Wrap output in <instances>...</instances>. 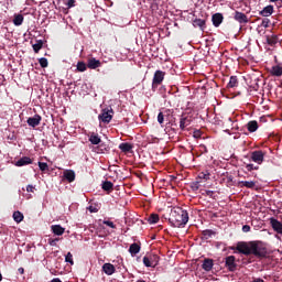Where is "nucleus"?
<instances>
[{"label":"nucleus","mask_w":282,"mask_h":282,"mask_svg":"<svg viewBox=\"0 0 282 282\" xmlns=\"http://www.w3.org/2000/svg\"><path fill=\"white\" fill-rule=\"evenodd\" d=\"M231 250H237L238 254H245V257L253 256L256 259L268 257V248L259 240L238 241L236 247H231Z\"/></svg>","instance_id":"obj_1"},{"label":"nucleus","mask_w":282,"mask_h":282,"mask_svg":"<svg viewBox=\"0 0 282 282\" xmlns=\"http://www.w3.org/2000/svg\"><path fill=\"white\" fill-rule=\"evenodd\" d=\"M188 212L182 207H173L170 213L169 224L172 228H186Z\"/></svg>","instance_id":"obj_2"},{"label":"nucleus","mask_w":282,"mask_h":282,"mask_svg":"<svg viewBox=\"0 0 282 282\" xmlns=\"http://www.w3.org/2000/svg\"><path fill=\"white\" fill-rule=\"evenodd\" d=\"M160 263V256L158 254H148L143 257V264L145 268H156Z\"/></svg>","instance_id":"obj_3"},{"label":"nucleus","mask_w":282,"mask_h":282,"mask_svg":"<svg viewBox=\"0 0 282 282\" xmlns=\"http://www.w3.org/2000/svg\"><path fill=\"white\" fill-rule=\"evenodd\" d=\"M98 119L106 124H109L113 119V109L105 108L101 110V113L98 116Z\"/></svg>","instance_id":"obj_4"},{"label":"nucleus","mask_w":282,"mask_h":282,"mask_svg":"<svg viewBox=\"0 0 282 282\" xmlns=\"http://www.w3.org/2000/svg\"><path fill=\"white\" fill-rule=\"evenodd\" d=\"M164 76H166V73L163 70H156L154 73L153 79H152V89H158L160 87V84L163 83Z\"/></svg>","instance_id":"obj_5"},{"label":"nucleus","mask_w":282,"mask_h":282,"mask_svg":"<svg viewBox=\"0 0 282 282\" xmlns=\"http://www.w3.org/2000/svg\"><path fill=\"white\" fill-rule=\"evenodd\" d=\"M225 267L229 272L237 271V258L235 256H228L225 258Z\"/></svg>","instance_id":"obj_6"},{"label":"nucleus","mask_w":282,"mask_h":282,"mask_svg":"<svg viewBox=\"0 0 282 282\" xmlns=\"http://www.w3.org/2000/svg\"><path fill=\"white\" fill-rule=\"evenodd\" d=\"M234 19L235 21L240 23V25H246V23H250V19H248V15H246V13L240 11L234 12Z\"/></svg>","instance_id":"obj_7"},{"label":"nucleus","mask_w":282,"mask_h":282,"mask_svg":"<svg viewBox=\"0 0 282 282\" xmlns=\"http://www.w3.org/2000/svg\"><path fill=\"white\" fill-rule=\"evenodd\" d=\"M264 158H265V152L261 150L253 151L251 153V160L252 162H256V164H263Z\"/></svg>","instance_id":"obj_8"},{"label":"nucleus","mask_w":282,"mask_h":282,"mask_svg":"<svg viewBox=\"0 0 282 282\" xmlns=\"http://www.w3.org/2000/svg\"><path fill=\"white\" fill-rule=\"evenodd\" d=\"M271 228L276 232L278 235H282V223L279 221V219L271 217L269 219Z\"/></svg>","instance_id":"obj_9"},{"label":"nucleus","mask_w":282,"mask_h":282,"mask_svg":"<svg viewBox=\"0 0 282 282\" xmlns=\"http://www.w3.org/2000/svg\"><path fill=\"white\" fill-rule=\"evenodd\" d=\"M41 120H43V118L40 115H34L33 117H30L26 122L29 124V127H39V124H41Z\"/></svg>","instance_id":"obj_10"},{"label":"nucleus","mask_w":282,"mask_h":282,"mask_svg":"<svg viewBox=\"0 0 282 282\" xmlns=\"http://www.w3.org/2000/svg\"><path fill=\"white\" fill-rule=\"evenodd\" d=\"M192 122H193V119L191 117L182 116L181 119H180V129H181V131H185L186 127H191Z\"/></svg>","instance_id":"obj_11"},{"label":"nucleus","mask_w":282,"mask_h":282,"mask_svg":"<svg viewBox=\"0 0 282 282\" xmlns=\"http://www.w3.org/2000/svg\"><path fill=\"white\" fill-rule=\"evenodd\" d=\"M259 14L260 17H264V18L272 17V14H274V6L269 4L264 7L263 10L259 12Z\"/></svg>","instance_id":"obj_12"},{"label":"nucleus","mask_w":282,"mask_h":282,"mask_svg":"<svg viewBox=\"0 0 282 282\" xmlns=\"http://www.w3.org/2000/svg\"><path fill=\"white\" fill-rule=\"evenodd\" d=\"M102 272H105L107 276H111V274H116V267L109 262L104 263Z\"/></svg>","instance_id":"obj_13"},{"label":"nucleus","mask_w":282,"mask_h":282,"mask_svg":"<svg viewBox=\"0 0 282 282\" xmlns=\"http://www.w3.org/2000/svg\"><path fill=\"white\" fill-rule=\"evenodd\" d=\"M213 25L214 28H219L221 23H224V14L221 13H215L212 17Z\"/></svg>","instance_id":"obj_14"},{"label":"nucleus","mask_w":282,"mask_h":282,"mask_svg":"<svg viewBox=\"0 0 282 282\" xmlns=\"http://www.w3.org/2000/svg\"><path fill=\"white\" fill-rule=\"evenodd\" d=\"M102 63L99 59H96V57H91L88 59L87 68L88 69H98V67H101Z\"/></svg>","instance_id":"obj_15"},{"label":"nucleus","mask_w":282,"mask_h":282,"mask_svg":"<svg viewBox=\"0 0 282 282\" xmlns=\"http://www.w3.org/2000/svg\"><path fill=\"white\" fill-rule=\"evenodd\" d=\"M51 230L53 235H56L57 237H62V235H65V228L61 225H53L51 226Z\"/></svg>","instance_id":"obj_16"},{"label":"nucleus","mask_w":282,"mask_h":282,"mask_svg":"<svg viewBox=\"0 0 282 282\" xmlns=\"http://www.w3.org/2000/svg\"><path fill=\"white\" fill-rule=\"evenodd\" d=\"M119 149L120 151H122V153H131V151L133 150V144L129 142H123L119 144Z\"/></svg>","instance_id":"obj_17"},{"label":"nucleus","mask_w":282,"mask_h":282,"mask_svg":"<svg viewBox=\"0 0 282 282\" xmlns=\"http://www.w3.org/2000/svg\"><path fill=\"white\" fill-rule=\"evenodd\" d=\"M193 25H194V28H199V30H202V32H204V30H206V20L195 19L193 21Z\"/></svg>","instance_id":"obj_18"},{"label":"nucleus","mask_w":282,"mask_h":282,"mask_svg":"<svg viewBox=\"0 0 282 282\" xmlns=\"http://www.w3.org/2000/svg\"><path fill=\"white\" fill-rule=\"evenodd\" d=\"M64 177L67 180V182L72 183L74 180H76V172L73 170H66L64 171Z\"/></svg>","instance_id":"obj_19"},{"label":"nucleus","mask_w":282,"mask_h":282,"mask_svg":"<svg viewBox=\"0 0 282 282\" xmlns=\"http://www.w3.org/2000/svg\"><path fill=\"white\" fill-rule=\"evenodd\" d=\"M247 129L249 133H254V131L259 129V122H257V120L249 121L247 123Z\"/></svg>","instance_id":"obj_20"},{"label":"nucleus","mask_w":282,"mask_h":282,"mask_svg":"<svg viewBox=\"0 0 282 282\" xmlns=\"http://www.w3.org/2000/svg\"><path fill=\"white\" fill-rule=\"evenodd\" d=\"M238 185L240 186V188H254V186H257V183L254 181H240Z\"/></svg>","instance_id":"obj_21"},{"label":"nucleus","mask_w":282,"mask_h":282,"mask_svg":"<svg viewBox=\"0 0 282 282\" xmlns=\"http://www.w3.org/2000/svg\"><path fill=\"white\" fill-rule=\"evenodd\" d=\"M265 39L268 45H270L271 47H274V45L279 43V35H267Z\"/></svg>","instance_id":"obj_22"},{"label":"nucleus","mask_w":282,"mask_h":282,"mask_svg":"<svg viewBox=\"0 0 282 282\" xmlns=\"http://www.w3.org/2000/svg\"><path fill=\"white\" fill-rule=\"evenodd\" d=\"M235 87H239V79L237 76H231L227 84V89H235Z\"/></svg>","instance_id":"obj_23"},{"label":"nucleus","mask_w":282,"mask_h":282,"mask_svg":"<svg viewBox=\"0 0 282 282\" xmlns=\"http://www.w3.org/2000/svg\"><path fill=\"white\" fill-rule=\"evenodd\" d=\"M28 164H32V160L29 156H23L15 162V166H28Z\"/></svg>","instance_id":"obj_24"},{"label":"nucleus","mask_w":282,"mask_h":282,"mask_svg":"<svg viewBox=\"0 0 282 282\" xmlns=\"http://www.w3.org/2000/svg\"><path fill=\"white\" fill-rule=\"evenodd\" d=\"M213 265H214L213 259H205L202 264V268L203 270H205V272H210V270H213Z\"/></svg>","instance_id":"obj_25"},{"label":"nucleus","mask_w":282,"mask_h":282,"mask_svg":"<svg viewBox=\"0 0 282 282\" xmlns=\"http://www.w3.org/2000/svg\"><path fill=\"white\" fill-rule=\"evenodd\" d=\"M88 140L90 143H93L95 145H98V144H100V142H102V140L100 139L98 133H94V132L89 135Z\"/></svg>","instance_id":"obj_26"},{"label":"nucleus","mask_w":282,"mask_h":282,"mask_svg":"<svg viewBox=\"0 0 282 282\" xmlns=\"http://www.w3.org/2000/svg\"><path fill=\"white\" fill-rule=\"evenodd\" d=\"M96 149L97 153H109V151H111V148L106 143H99Z\"/></svg>","instance_id":"obj_27"},{"label":"nucleus","mask_w":282,"mask_h":282,"mask_svg":"<svg viewBox=\"0 0 282 282\" xmlns=\"http://www.w3.org/2000/svg\"><path fill=\"white\" fill-rule=\"evenodd\" d=\"M43 40H36L35 43L32 45L33 47V52H35V54H39V52H41V50H43Z\"/></svg>","instance_id":"obj_28"},{"label":"nucleus","mask_w":282,"mask_h":282,"mask_svg":"<svg viewBox=\"0 0 282 282\" xmlns=\"http://www.w3.org/2000/svg\"><path fill=\"white\" fill-rule=\"evenodd\" d=\"M101 188L107 193H111V191H113V183H111L110 181H105L101 184Z\"/></svg>","instance_id":"obj_29"},{"label":"nucleus","mask_w":282,"mask_h":282,"mask_svg":"<svg viewBox=\"0 0 282 282\" xmlns=\"http://www.w3.org/2000/svg\"><path fill=\"white\" fill-rule=\"evenodd\" d=\"M140 250H141V247H140V245H138V243H132V245H130V247H129V252H130V254H132V256H134V254H138L139 252H140Z\"/></svg>","instance_id":"obj_30"},{"label":"nucleus","mask_w":282,"mask_h":282,"mask_svg":"<svg viewBox=\"0 0 282 282\" xmlns=\"http://www.w3.org/2000/svg\"><path fill=\"white\" fill-rule=\"evenodd\" d=\"M23 21H24V18H23V14H14L13 17V24L19 26V25H23Z\"/></svg>","instance_id":"obj_31"},{"label":"nucleus","mask_w":282,"mask_h":282,"mask_svg":"<svg viewBox=\"0 0 282 282\" xmlns=\"http://www.w3.org/2000/svg\"><path fill=\"white\" fill-rule=\"evenodd\" d=\"M271 76H282V67L279 65L272 66Z\"/></svg>","instance_id":"obj_32"},{"label":"nucleus","mask_w":282,"mask_h":282,"mask_svg":"<svg viewBox=\"0 0 282 282\" xmlns=\"http://www.w3.org/2000/svg\"><path fill=\"white\" fill-rule=\"evenodd\" d=\"M13 219L17 224H21V221H23L24 219V216H23V213L21 212H14L13 213Z\"/></svg>","instance_id":"obj_33"},{"label":"nucleus","mask_w":282,"mask_h":282,"mask_svg":"<svg viewBox=\"0 0 282 282\" xmlns=\"http://www.w3.org/2000/svg\"><path fill=\"white\" fill-rule=\"evenodd\" d=\"M149 224H158L160 221V215L151 214L148 218Z\"/></svg>","instance_id":"obj_34"},{"label":"nucleus","mask_w":282,"mask_h":282,"mask_svg":"<svg viewBox=\"0 0 282 282\" xmlns=\"http://www.w3.org/2000/svg\"><path fill=\"white\" fill-rule=\"evenodd\" d=\"M202 235L204 237V239H210V237H213V235H215V231L213 229H206L202 231Z\"/></svg>","instance_id":"obj_35"},{"label":"nucleus","mask_w":282,"mask_h":282,"mask_svg":"<svg viewBox=\"0 0 282 282\" xmlns=\"http://www.w3.org/2000/svg\"><path fill=\"white\" fill-rule=\"evenodd\" d=\"M37 166H39L40 171H42V173L50 171V165H47V163H45V162H39Z\"/></svg>","instance_id":"obj_36"},{"label":"nucleus","mask_w":282,"mask_h":282,"mask_svg":"<svg viewBox=\"0 0 282 282\" xmlns=\"http://www.w3.org/2000/svg\"><path fill=\"white\" fill-rule=\"evenodd\" d=\"M77 70L87 72V64H85V62H78L77 63Z\"/></svg>","instance_id":"obj_37"},{"label":"nucleus","mask_w":282,"mask_h":282,"mask_svg":"<svg viewBox=\"0 0 282 282\" xmlns=\"http://www.w3.org/2000/svg\"><path fill=\"white\" fill-rule=\"evenodd\" d=\"M65 261H66V263H69L70 265H74V256L72 254V252H68L65 256Z\"/></svg>","instance_id":"obj_38"},{"label":"nucleus","mask_w":282,"mask_h":282,"mask_svg":"<svg viewBox=\"0 0 282 282\" xmlns=\"http://www.w3.org/2000/svg\"><path fill=\"white\" fill-rule=\"evenodd\" d=\"M39 63H40L42 68H45V67H47L50 65V63L47 62V58H45V57H41L39 59Z\"/></svg>","instance_id":"obj_39"},{"label":"nucleus","mask_w":282,"mask_h":282,"mask_svg":"<svg viewBox=\"0 0 282 282\" xmlns=\"http://www.w3.org/2000/svg\"><path fill=\"white\" fill-rule=\"evenodd\" d=\"M58 241H61V238H50L48 239V245L52 247H56Z\"/></svg>","instance_id":"obj_40"},{"label":"nucleus","mask_w":282,"mask_h":282,"mask_svg":"<svg viewBox=\"0 0 282 282\" xmlns=\"http://www.w3.org/2000/svg\"><path fill=\"white\" fill-rule=\"evenodd\" d=\"M161 113H163L164 118H166V120H169V118H171V116H173V110L166 109L164 111H161Z\"/></svg>","instance_id":"obj_41"},{"label":"nucleus","mask_w":282,"mask_h":282,"mask_svg":"<svg viewBox=\"0 0 282 282\" xmlns=\"http://www.w3.org/2000/svg\"><path fill=\"white\" fill-rule=\"evenodd\" d=\"M199 180H209L210 174L208 172H200L198 174Z\"/></svg>","instance_id":"obj_42"},{"label":"nucleus","mask_w":282,"mask_h":282,"mask_svg":"<svg viewBox=\"0 0 282 282\" xmlns=\"http://www.w3.org/2000/svg\"><path fill=\"white\" fill-rule=\"evenodd\" d=\"M261 28H270V19L264 18L261 22Z\"/></svg>","instance_id":"obj_43"},{"label":"nucleus","mask_w":282,"mask_h":282,"mask_svg":"<svg viewBox=\"0 0 282 282\" xmlns=\"http://www.w3.org/2000/svg\"><path fill=\"white\" fill-rule=\"evenodd\" d=\"M164 115H163V112H159V115H158V122H159V124H164Z\"/></svg>","instance_id":"obj_44"},{"label":"nucleus","mask_w":282,"mask_h":282,"mask_svg":"<svg viewBox=\"0 0 282 282\" xmlns=\"http://www.w3.org/2000/svg\"><path fill=\"white\" fill-rule=\"evenodd\" d=\"M104 225H105V226H108L109 228L116 229V224H113V221L104 220Z\"/></svg>","instance_id":"obj_45"},{"label":"nucleus","mask_w":282,"mask_h":282,"mask_svg":"<svg viewBox=\"0 0 282 282\" xmlns=\"http://www.w3.org/2000/svg\"><path fill=\"white\" fill-rule=\"evenodd\" d=\"M203 195H206L207 197L214 198L213 195H215V192H214V191H210V189H206V191L203 193Z\"/></svg>","instance_id":"obj_46"},{"label":"nucleus","mask_w":282,"mask_h":282,"mask_svg":"<svg viewBox=\"0 0 282 282\" xmlns=\"http://www.w3.org/2000/svg\"><path fill=\"white\" fill-rule=\"evenodd\" d=\"M246 169H247V171L250 172V171H257V169H259V167L254 166V164H247Z\"/></svg>","instance_id":"obj_47"},{"label":"nucleus","mask_w":282,"mask_h":282,"mask_svg":"<svg viewBox=\"0 0 282 282\" xmlns=\"http://www.w3.org/2000/svg\"><path fill=\"white\" fill-rule=\"evenodd\" d=\"M34 191H36V187L34 185H28L26 186V192L28 193H34Z\"/></svg>","instance_id":"obj_48"},{"label":"nucleus","mask_w":282,"mask_h":282,"mask_svg":"<svg viewBox=\"0 0 282 282\" xmlns=\"http://www.w3.org/2000/svg\"><path fill=\"white\" fill-rule=\"evenodd\" d=\"M194 138H196V139L202 138V131L195 130V131H194Z\"/></svg>","instance_id":"obj_49"},{"label":"nucleus","mask_w":282,"mask_h":282,"mask_svg":"<svg viewBox=\"0 0 282 282\" xmlns=\"http://www.w3.org/2000/svg\"><path fill=\"white\" fill-rule=\"evenodd\" d=\"M192 188L193 191H199V182L193 183Z\"/></svg>","instance_id":"obj_50"},{"label":"nucleus","mask_w":282,"mask_h":282,"mask_svg":"<svg viewBox=\"0 0 282 282\" xmlns=\"http://www.w3.org/2000/svg\"><path fill=\"white\" fill-rule=\"evenodd\" d=\"M74 3H76V0H68L67 3H66V6H67L68 8H74Z\"/></svg>","instance_id":"obj_51"},{"label":"nucleus","mask_w":282,"mask_h":282,"mask_svg":"<svg viewBox=\"0 0 282 282\" xmlns=\"http://www.w3.org/2000/svg\"><path fill=\"white\" fill-rule=\"evenodd\" d=\"M242 232H250V226L249 225H243L242 226Z\"/></svg>","instance_id":"obj_52"},{"label":"nucleus","mask_w":282,"mask_h":282,"mask_svg":"<svg viewBox=\"0 0 282 282\" xmlns=\"http://www.w3.org/2000/svg\"><path fill=\"white\" fill-rule=\"evenodd\" d=\"M18 272H19L20 274H25V269H23V268L21 267V268L18 269Z\"/></svg>","instance_id":"obj_53"},{"label":"nucleus","mask_w":282,"mask_h":282,"mask_svg":"<svg viewBox=\"0 0 282 282\" xmlns=\"http://www.w3.org/2000/svg\"><path fill=\"white\" fill-rule=\"evenodd\" d=\"M51 282H63L58 278L53 279Z\"/></svg>","instance_id":"obj_54"},{"label":"nucleus","mask_w":282,"mask_h":282,"mask_svg":"<svg viewBox=\"0 0 282 282\" xmlns=\"http://www.w3.org/2000/svg\"><path fill=\"white\" fill-rule=\"evenodd\" d=\"M253 282H265V281H263V279H256L253 280Z\"/></svg>","instance_id":"obj_55"},{"label":"nucleus","mask_w":282,"mask_h":282,"mask_svg":"<svg viewBox=\"0 0 282 282\" xmlns=\"http://www.w3.org/2000/svg\"><path fill=\"white\" fill-rule=\"evenodd\" d=\"M270 1V3H276V2H279L280 0H269Z\"/></svg>","instance_id":"obj_56"},{"label":"nucleus","mask_w":282,"mask_h":282,"mask_svg":"<svg viewBox=\"0 0 282 282\" xmlns=\"http://www.w3.org/2000/svg\"><path fill=\"white\" fill-rule=\"evenodd\" d=\"M2 279H3V275H1V273H0V281H2Z\"/></svg>","instance_id":"obj_57"},{"label":"nucleus","mask_w":282,"mask_h":282,"mask_svg":"<svg viewBox=\"0 0 282 282\" xmlns=\"http://www.w3.org/2000/svg\"><path fill=\"white\" fill-rule=\"evenodd\" d=\"M280 2L282 3V0H280Z\"/></svg>","instance_id":"obj_58"}]
</instances>
